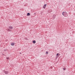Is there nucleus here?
Returning <instances> with one entry per match:
<instances>
[{
  "label": "nucleus",
  "mask_w": 75,
  "mask_h": 75,
  "mask_svg": "<svg viewBox=\"0 0 75 75\" xmlns=\"http://www.w3.org/2000/svg\"><path fill=\"white\" fill-rule=\"evenodd\" d=\"M27 16H30V13H27Z\"/></svg>",
  "instance_id": "obj_7"
},
{
  "label": "nucleus",
  "mask_w": 75,
  "mask_h": 75,
  "mask_svg": "<svg viewBox=\"0 0 75 75\" xmlns=\"http://www.w3.org/2000/svg\"><path fill=\"white\" fill-rule=\"evenodd\" d=\"M63 70H66V68H63Z\"/></svg>",
  "instance_id": "obj_11"
},
{
  "label": "nucleus",
  "mask_w": 75,
  "mask_h": 75,
  "mask_svg": "<svg viewBox=\"0 0 75 75\" xmlns=\"http://www.w3.org/2000/svg\"><path fill=\"white\" fill-rule=\"evenodd\" d=\"M34 14H35V13H34Z\"/></svg>",
  "instance_id": "obj_15"
},
{
  "label": "nucleus",
  "mask_w": 75,
  "mask_h": 75,
  "mask_svg": "<svg viewBox=\"0 0 75 75\" xmlns=\"http://www.w3.org/2000/svg\"><path fill=\"white\" fill-rule=\"evenodd\" d=\"M47 5V4H45V5L44 6H43V8H45V7H46V5Z\"/></svg>",
  "instance_id": "obj_6"
},
{
  "label": "nucleus",
  "mask_w": 75,
  "mask_h": 75,
  "mask_svg": "<svg viewBox=\"0 0 75 75\" xmlns=\"http://www.w3.org/2000/svg\"><path fill=\"white\" fill-rule=\"evenodd\" d=\"M12 29H13V27H12L11 26H10L9 27V28L7 29V31H12Z\"/></svg>",
  "instance_id": "obj_2"
},
{
  "label": "nucleus",
  "mask_w": 75,
  "mask_h": 75,
  "mask_svg": "<svg viewBox=\"0 0 75 75\" xmlns=\"http://www.w3.org/2000/svg\"><path fill=\"white\" fill-rule=\"evenodd\" d=\"M33 44H35L36 41H35V40H33Z\"/></svg>",
  "instance_id": "obj_8"
},
{
  "label": "nucleus",
  "mask_w": 75,
  "mask_h": 75,
  "mask_svg": "<svg viewBox=\"0 0 75 75\" xmlns=\"http://www.w3.org/2000/svg\"><path fill=\"white\" fill-rule=\"evenodd\" d=\"M20 54H21V53H20Z\"/></svg>",
  "instance_id": "obj_14"
},
{
  "label": "nucleus",
  "mask_w": 75,
  "mask_h": 75,
  "mask_svg": "<svg viewBox=\"0 0 75 75\" xmlns=\"http://www.w3.org/2000/svg\"><path fill=\"white\" fill-rule=\"evenodd\" d=\"M58 58V57H56V58L57 59V58Z\"/></svg>",
  "instance_id": "obj_13"
},
{
  "label": "nucleus",
  "mask_w": 75,
  "mask_h": 75,
  "mask_svg": "<svg viewBox=\"0 0 75 75\" xmlns=\"http://www.w3.org/2000/svg\"><path fill=\"white\" fill-rule=\"evenodd\" d=\"M4 72L5 74H8V72L7 71H4Z\"/></svg>",
  "instance_id": "obj_3"
},
{
  "label": "nucleus",
  "mask_w": 75,
  "mask_h": 75,
  "mask_svg": "<svg viewBox=\"0 0 75 75\" xmlns=\"http://www.w3.org/2000/svg\"><path fill=\"white\" fill-rule=\"evenodd\" d=\"M53 18H55V15H54L53 16Z\"/></svg>",
  "instance_id": "obj_9"
},
{
  "label": "nucleus",
  "mask_w": 75,
  "mask_h": 75,
  "mask_svg": "<svg viewBox=\"0 0 75 75\" xmlns=\"http://www.w3.org/2000/svg\"><path fill=\"white\" fill-rule=\"evenodd\" d=\"M11 45H12V46H13L14 45V43L13 42H12V43H11Z\"/></svg>",
  "instance_id": "obj_4"
},
{
  "label": "nucleus",
  "mask_w": 75,
  "mask_h": 75,
  "mask_svg": "<svg viewBox=\"0 0 75 75\" xmlns=\"http://www.w3.org/2000/svg\"><path fill=\"white\" fill-rule=\"evenodd\" d=\"M59 55H60V54H59V53H57V57H59Z\"/></svg>",
  "instance_id": "obj_5"
},
{
  "label": "nucleus",
  "mask_w": 75,
  "mask_h": 75,
  "mask_svg": "<svg viewBox=\"0 0 75 75\" xmlns=\"http://www.w3.org/2000/svg\"><path fill=\"white\" fill-rule=\"evenodd\" d=\"M46 54H48V52H46Z\"/></svg>",
  "instance_id": "obj_12"
},
{
  "label": "nucleus",
  "mask_w": 75,
  "mask_h": 75,
  "mask_svg": "<svg viewBox=\"0 0 75 75\" xmlns=\"http://www.w3.org/2000/svg\"><path fill=\"white\" fill-rule=\"evenodd\" d=\"M6 59H10V58L8 57H6Z\"/></svg>",
  "instance_id": "obj_10"
},
{
  "label": "nucleus",
  "mask_w": 75,
  "mask_h": 75,
  "mask_svg": "<svg viewBox=\"0 0 75 75\" xmlns=\"http://www.w3.org/2000/svg\"><path fill=\"white\" fill-rule=\"evenodd\" d=\"M62 14L64 17H67L68 16V13L66 12H63L62 13Z\"/></svg>",
  "instance_id": "obj_1"
}]
</instances>
